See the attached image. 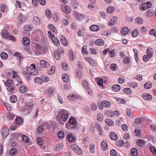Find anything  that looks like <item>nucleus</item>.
I'll list each match as a JSON object with an SVG mask.
<instances>
[{
    "label": "nucleus",
    "instance_id": "obj_1",
    "mask_svg": "<svg viewBox=\"0 0 156 156\" xmlns=\"http://www.w3.org/2000/svg\"><path fill=\"white\" fill-rule=\"evenodd\" d=\"M69 115V112L64 109H61L58 112V114L56 116L57 120L61 124L63 123L61 122L66 121Z\"/></svg>",
    "mask_w": 156,
    "mask_h": 156
},
{
    "label": "nucleus",
    "instance_id": "obj_2",
    "mask_svg": "<svg viewBox=\"0 0 156 156\" xmlns=\"http://www.w3.org/2000/svg\"><path fill=\"white\" fill-rule=\"evenodd\" d=\"M37 49L36 55H40L44 54L48 51V48L47 47H42L39 44H37L36 46Z\"/></svg>",
    "mask_w": 156,
    "mask_h": 156
},
{
    "label": "nucleus",
    "instance_id": "obj_3",
    "mask_svg": "<svg viewBox=\"0 0 156 156\" xmlns=\"http://www.w3.org/2000/svg\"><path fill=\"white\" fill-rule=\"evenodd\" d=\"M27 71L28 72L29 74L32 75H36L38 73V70L36 69L35 68V65H34V67H27Z\"/></svg>",
    "mask_w": 156,
    "mask_h": 156
},
{
    "label": "nucleus",
    "instance_id": "obj_4",
    "mask_svg": "<svg viewBox=\"0 0 156 156\" xmlns=\"http://www.w3.org/2000/svg\"><path fill=\"white\" fill-rule=\"evenodd\" d=\"M5 27V29L2 30V36L5 38H8V37H9V33L8 31L9 27L8 25H6Z\"/></svg>",
    "mask_w": 156,
    "mask_h": 156
},
{
    "label": "nucleus",
    "instance_id": "obj_5",
    "mask_svg": "<svg viewBox=\"0 0 156 156\" xmlns=\"http://www.w3.org/2000/svg\"><path fill=\"white\" fill-rule=\"evenodd\" d=\"M26 105L27 106L28 108H26L28 111L31 112L32 110V107L34 106V104L32 101H27L26 102Z\"/></svg>",
    "mask_w": 156,
    "mask_h": 156
},
{
    "label": "nucleus",
    "instance_id": "obj_6",
    "mask_svg": "<svg viewBox=\"0 0 156 156\" xmlns=\"http://www.w3.org/2000/svg\"><path fill=\"white\" fill-rule=\"evenodd\" d=\"M117 18L116 16H113L108 23L109 26H112L114 25L117 22Z\"/></svg>",
    "mask_w": 156,
    "mask_h": 156
},
{
    "label": "nucleus",
    "instance_id": "obj_7",
    "mask_svg": "<svg viewBox=\"0 0 156 156\" xmlns=\"http://www.w3.org/2000/svg\"><path fill=\"white\" fill-rule=\"evenodd\" d=\"M143 98L146 101H150L152 99V96L147 93H144L142 95Z\"/></svg>",
    "mask_w": 156,
    "mask_h": 156
},
{
    "label": "nucleus",
    "instance_id": "obj_8",
    "mask_svg": "<svg viewBox=\"0 0 156 156\" xmlns=\"http://www.w3.org/2000/svg\"><path fill=\"white\" fill-rule=\"evenodd\" d=\"M9 130L7 128H4L2 129V133L3 137L5 138L9 133Z\"/></svg>",
    "mask_w": 156,
    "mask_h": 156
},
{
    "label": "nucleus",
    "instance_id": "obj_9",
    "mask_svg": "<svg viewBox=\"0 0 156 156\" xmlns=\"http://www.w3.org/2000/svg\"><path fill=\"white\" fill-rule=\"evenodd\" d=\"M22 43L25 46H28L30 43V39L28 37H24L22 40Z\"/></svg>",
    "mask_w": 156,
    "mask_h": 156
},
{
    "label": "nucleus",
    "instance_id": "obj_10",
    "mask_svg": "<svg viewBox=\"0 0 156 156\" xmlns=\"http://www.w3.org/2000/svg\"><path fill=\"white\" fill-rule=\"evenodd\" d=\"M101 147L103 151L106 150L108 148V144L105 140H103L101 143Z\"/></svg>",
    "mask_w": 156,
    "mask_h": 156
},
{
    "label": "nucleus",
    "instance_id": "obj_11",
    "mask_svg": "<svg viewBox=\"0 0 156 156\" xmlns=\"http://www.w3.org/2000/svg\"><path fill=\"white\" fill-rule=\"evenodd\" d=\"M100 29L99 27L96 25H93L90 27V29L91 31H97Z\"/></svg>",
    "mask_w": 156,
    "mask_h": 156
},
{
    "label": "nucleus",
    "instance_id": "obj_12",
    "mask_svg": "<svg viewBox=\"0 0 156 156\" xmlns=\"http://www.w3.org/2000/svg\"><path fill=\"white\" fill-rule=\"evenodd\" d=\"M109 136L112 140H115L118 138L117 135L113 132H110L109 134Z\"/></svg>",
    "mask_w": 156,
    "mask_h": 156
},
{
    "label": "nucleus",
    "instance_id": "obj_13",
    "mask_svg": "<svg viewBox=\"0 0 156 156\" xmlns=\"http://www.w3.org/2000/svg\"><path fill=\"white\" fill-rule=\"evenodd\" d=\"M40 64L42 67L46 68L49 66V63L44 60H41L40 61Z\"/></svg>",
    "mask_w": 156,
    "mask_h": 156
},
{
    "label": "nucleus",
    "instance_id": "obj_14",
    "mask_svg": "<svg viewBox=\"0 0 156 156\" xmlns=\"http://www.w3.org/2000/svg\"><path fill=\"white\" fill-rule=\"evenodd\" d=\"M129 32V29L127 27H124L121 30V33L123 36L126 35Z\"/></svg>",
    "mask_w": 156,
    "mask_h": 156
},
{
    "label": "nucleus",
    "instance_id": "obj_15",
    "mask_svg": "<svg viewBox=\"0 0 156 156\" xmlns=\"http://www.w3.org/2000/svg\"><path fill=\"white\" fill-rule=\"evenodd\" d=\"M63 147V145L62 143H58L55 146L54 148L55 151H59L62 149Z\"/></svg>",
    "mask_w": 156,
    "mask_h": 156
},
{
    "label": "nucleus",
    "instance_id": "obj_16",
    "mask_svg": "<svg viewBox=\"0 0 156 156\" xmlns=\"http://www.w3.org/2000/svg\"><path fill=\"white\" fill-rule=\"evenodd\" d=\"M147 55H149L151 57H152L154 53V51L151 48H149L147 50Z\"/></svg>",
    "mask_w": 156,
    "mask_h": 156
},
{
    "label": "nucleus",
    "instance_id": "obj_17",
    "mask_svg": "<svg viewBox=\"0 0 156 156\" xmlns=\"http://www.w3.org/2000/svg\"><path fill=\"white\" fill-rule=\"evenodd\" d=\"M51 38L52 42L55 45L57 46H58L59 45V42L57 38L54 36V37H51Z\"/></svg>",
    "mask_w": 156,
    "mask_h": 156
},
{
    "label": "nucleus",
    "instance_id": "obj_18",
    "mask_svg": "<svg viewBox=\"0 0 156 156\" xmlns=\"http://www.w3.org/2000/svg\"><path fill=\"white\" fill-rule=\"evenodd\" d=\"M104 41L101 39H97L95 41V44L98 45H103L104 44Z\"/></svg>",
    "mask_w": 156,
    "mask_h": 156
},
{
    "label": "nucleus",
    "instance_id": "obj_19",
    "mask_svg": "<svg viewBox=\"0 0 156 156\" xmlns=\"http://www.w3.org/2000/svg\"><path fill=\"white\" fill-rule=\"evenodd\" d=\"M61 41L62 43V44L65 46H67L68 45V43L66 39V37L63 36V35L62 36V39L61 40Z\"/></svg>",
    "mask_w": 156,
    "mask_h": 156
},
{
    "label": "nucleus",
    "instance_id": "obj_20",
    "mask_svg": "<svg viewBox=\"0 0 156 156\" xmlns=\"http://www.w3.org/2000/svg\"><path fill=\"white\" fill-rule=\"evenodd\" d=\"M19 19L22 22H25L27 19V16H23V14L21 13L19 14Z\"/></svg>",
    "mask_w": 156,
    "mask_h": 156
},
{
    "label": "nucleus",
    "instance_id": "obj_21",
    "mask_svg": "<svg viewBox=\"0 0 156 156\" xmlns=\"http://www.w3.org/2000/svg\"><path fill=\"white\" fill-rule=\"evenodd\" d=\"M77 20L79 21L82 20L84 17V16L83 15L79 13L76 12L75 14Z\"/></svg>",
    "mask_w": 156,
    "mask_h": 156
},
{
    "label": "nucleus",
    "instance_id": "obj_22",
    "mask_svg": "<svg viewBox=\"0 0 156 156\" xmlns=\"http://www.w3.org/2000/svg\"><path fill=\"white\" fill-rule=\"evenodd\" d=\"M53 53L55 58L57 60H60V54H59L57 50H55Z\"/></svg>",
    "mask_w": 156,
    "mask_h": 156
},
{
    "label": "nucleus",
    "instance_id": "obj_23",
    "mask_svg": "<svg viewBox=\"0 0 156 156\" xmlns=\"http://www.w3.org/2000/svg\"><path fill=\"white\" fill-rule=\"evenodd\" d=\"M101 104L103 106L107 108L109 107L111 105V103L109 102L106 100L103 101L102 102Z\"/></svg>",
    "mask_w": 156,
    "mask_h": 156
},
{
    "label": "nucleus",
    "instance_id": "obj_24",
    "mask_svg": "<svg viewBox=\"0 0 156 156\" xmlns=\"http://www.w3.org/2000/svg\"><path fill=\"white\" fill-rule=\"evenodd\" d=\"M140 8L141 10H145L148 9L146 2L141 3L140 6Z\"/></svg>",
    "mask_w": 156,
    "mask_h": 156
},
{
    "label": "nucleus",
    "instance_id": "obj_25",
    "mask_svg": "<svg viewBox=\"0 0 156 156\" xmlns=\"http://www.w3.org/2000/svg\"><path fill=\"white\" fill-rule=\"evenodd\" d=\"M74 151L77 154H80L82 153V151L78 146H76L74 148Z\"/></svg>",
    "mask_w": 156,
    "mask_h": 156
},
{
    "label": "nucleus",
    "instance_id": "obj_26",
    "mask_svg": "<svg viewBox=\"0 0 156 156\" xmlns=\"http://www.w3.org/2000/svg\"><path fill=\"white\" fill-rule=\"evenodd\" d=\"M13 84V82L12 80L10 79L8 80L5 82V85L6 86H11Z\"/></svg>",
    "mask_w": 156,
    "mask_h": 156
},
{
    "label": "nucleus",
    "instance_id": "obj_27",
    "mask_svg": "<svg viewBox=\"0 0 156 156\" xmlns=\"http://www.w3.org/2000/svg\"><path fill=\"white\" fill-rule=\"evenodd\" d=\"M95 127L98 131V133L100 135H101L102 132L101 131V126L98 123H96L95 125Z\"/></svg>",
    "mask_w": 156,
    "mask_h": 156
},
{
    "label": "nucleus",
    "instance_id": "obj_28",
    "mask_svg": "<svg viewBox=\"0 0 156 156\" xmlns=\"http://www.w3.org/2000/svg\"><path fill=\"white\" fill-rule=\"evenodd\" d=\"M33 22L36 25H39L40 23V20L37 16H34L33 17Z\"/></svg>",
    "mask_w": 156,
    "mask_h": 156
},
{
    "label": "nucleus",
    "instance_id": "obj_29",
    "mask_svg": "<svg viewBox=\"0 0 156 156\" xmlns=\"http://www.w3.org/2000/svg\"><path fill=\"white\" fill-rule=\"evenodd\" d=\"M34 81L35 82L38 84H40L42 83L41 78L38 77H36L35 78Z\"/></svg>",
    "mask_w": 156,
    "mask_h": 156
},
{
    "label": "nucleus",
    "instance_id": "obj_30",
    "mask_svg": "<svg viewBox=\"0 0 156 156\" xmlns=\"http://www.w3.org/2000/svg\"><path fill=\"white\" fill-rule=\"evenodd\" d=\"M112 88L114 91L117 92L120 90L121 87L119 85H114L113 86Z\"/></svg>",
    "mask_w": 156,
    "mask_h": 156
},
{
    "label": "nucleus",
    "instance_id": "obj_31",
    "mask_svg": "<svg viewBox=\"0 0 156 156\" xmlns=\"http://www.w3.org/2000/svg\"><path fill=\"white\" fill-rule=\"evenodd\" d=\"M97 119L100 122L103 121L104 120L103 115L101 113H99L97 115Z\"/></svg>",
    "mask_w": 156,
    "mask_h": 156
},
{
    "label": "nucleus",
    "instance_id": "obj_32",
    "mask_svg": "<svg viewBox=\"0 0 156 156\" xmlns=\"http://www.w3.org/2000/svg\"><path fill=\"white\" fill-rule=\"evenodd\" d=\"M45 14L47 17L50 19L51 18V13L50 10L48 9H47L45 11Z\"/></svg>",
    "mask_w": 156,
    "mask_h": 156
},
{
    "label": "nucleus",
    "instance_id": "obj_33",
    "mask_svg": "<svg viewBox=\"0 0 156 156\" xmlns=\"http://www.w3.org/2000/svg\"><path fill=\"white\" fill-rule=\"evenodd\" d=\"M131 153L133 156H136L138 154V151L135 148H132L131 150Z\"/></svg>",
    "mask_w": 156,
    "mask_h": 156
},
{
    "label": "nucleus",
    "instance_id": "obj_34",
    "mask_svg": "<svg viewBox=\"0 0 156 156\" xmlns=\"http://www.w3.org/2000/svg\"><path fill=\"white\" fill-rule=\"evenodd\" d=\"M152 86V83L150 82H147L146 83L144 84V87L146 89H149Z\"/></svg>",
    "mask_w": 156,
    "mask_h": 156
},
{
    "label": "nucleus",
    "instance_id": "obj_35",
    "mask_svg": "<svg viewBox=\"0 0 156 156\" xmlns=\"http://www.w3.org/2000/svg\"><path fill=\"white\" fill-rule=\"evenodd\" d=\"M58 137L60 139H62L64 136V133L63 131H60L57 134Z\"/></svg>",
    "mask_w": 156,
    "mask_h": 156
},
{
    "label": "nucleus",
    "instance_id": "obj_36",
    "mask_svg": "<svg viewBox=\"0 0 156 156\" xmlns=\"http://www.w3.org/2000/svg\"><path fill=\"white\" fill-rule=\"evenodd\" d=\"M105 122L107 124L110 126H113L114 124L113 122L111 119H106Z\"/></svg>",
    "mask_w": 156,
    "mask_h": 156
},
{
    "label": "nucleus",
    "instance_id": "obj_37",
    "mask_svg": "<svg viewBox=\"0 0 156 156\" xmlns=\"http://www.w3.org/2000/svg\"><path fill=\"white\" fill-rule=\"evenodd\" d=\"M83 87L87 90H88V82L86 80H83L82 83Z\"/></svg>",
    "mask_w": 156,
    "mask_h": 156
},
{
    "label": "nucleus",
    "instance_id": "obj_38",
    "mask_svg": "<svg viewBox=\"0 0 156 156\" xmlns=\"http://www.w3.org/2000/svg\"><path fill=\"white\" fill-rule=\"evenodd\" d=\"M9 100L11 102L14 103L17 101V99L15 95H12L10 97Z\"/></svg>",
    "mask_w": 156,
    "mask_h": 156
},
{
    "label": "nucleus",
    "instance_id": "obj_39",
    "mask_svg": "<svg viewBox=\"0 0 156 156\" xmlns=\"http://www.w3.org/2000/svg\"><path fill=\"white\" fill-rule=\"evenodd\" d=\"M88 63L93 66H96V64L95 63L94 61L90 58H88Z\"/></svg>",
    "mask_w": 156,
    "mask_h": 156
},
{
    "label": "nucleus",
    "instance_id": "obj_40",
    "mask_svg": "<svg viewBox=\"0 0 156 156\" xmlns=\"http://www.w3.org/2000/svg\"><path fill=\"white\" fill-rule=\"evenodd\" d=\"M90 151L91 153H93L95 152V145L94 144H90L89 146Z\"/></svg>",
    "mask_w": 156,
    "mask_h": 156
},
{
    "label": "nucleus",
    "instance_id": "obj_41",
    "mask_svg": "<svg viewBox=\"0 0 156 156\" xmlns=\"http://www.w3.org/2000/svg\"><path fill=\"white\" fill-rule=\"evenodd\" d=\"M37 144L40 146H42L44 144L42 139L41 137H38L37 140Z\"/></svg>",
    "mask_w": 156,
    "mask_h": 156
},
{
    "label": "nucleus",
    "instance_id": "obj_42",
    "mask_svg": "<svg viewBox=\"0 0 156 156\" xmlns=\"http://www.w3.org/2000/svg\"><path fill=\"white\" fill-rule=\"evenodd\" d=\"M115 144L118 147H121L122 146L124 145V141L123 140L117 141L115 142Z\"/></svg>",
    "mask_w": 156,
    "mask_h": 156
},
{
    "label": "nucleus",
    "instance_id": "obj_43",
    "mask_svg": "<svg viewBox=\"0 0 156 156\" xmlns=\"http://www.w3.org/2000/svg\"><path fill=\"white\" fill-rule=\"evenodd\" d=\"M87 45H84L82 48V53L83 54H86L88 53L87 50Z\"/></svg>",
    "mask_w": 156,
    "mask_h": 156
},
{
    "label": "nucleus",
    "instance_id": "obj_44",
    "mask_svg": "<svg viewBox=\"0 0 156 156\" xmlns=\"http://www.w3.org/2000/svg\"><path fill=\"white\" fill-rule=\"evenodd\" d=\"M31 25H26L24 27V29L25 30L28 31L31 30H32Z\"/></svg>",
    "mask_w": 156,
    "mask_h": 156
},
{
    "label": "nucleus",
    "instance_id": "obj_45",
    "mask_svg": "<svg viewBox=\"0 0 156 156\" xmlns=\"http://www.w3.org/2000/svg\"><path fill=\"white\" fill-rule=\"evenodd\" d=\"M67 139L69 142H73L74 140L73 135L71 134H69L67 136Z\"/></svg>",
    "mask_w": 156,
    "mask_h": 156
},
{
    "label": "nucleus",
    "instance_id": "obj_46",
    "mask_svg": "<svg viewBox=\"0 0 156 156\" xmlns=\"http://www.w3.org/2000/svg\"><path fill=\"white\" fill-rule=\"evenodd\" d=\"M22 138L23 141L25 143H28L29 141V138L26 135H23L22 136Z\"/></svg>",
    "mask_w": 156,
    "mask_h": 156
},
{
    "label": "nucleus",
    "instance_id": "obj_47",
    "mask_svg": "<svg viewBox=\"0 0 156 156\" xmlns=\"http://www.w3.org/2000/svg\"><path fill=\"white\" fill-rule=\"evenodd\" d=\"M0 56L2 59H6L7 58L8 55L6 53L2 52L1 53Z\"/></svg>",
    "mask_w": 156,
    "mask_h": 156
},
{
    "label": "nucleus",
    "instance_id": "obj_48",
    "mask_svg": "<svg viewBox=\"0 0 156 156\" xmlns=\"http://www.w3.org/2000/svg\"><path fill=\"white\" fill-rule=\"evenodd\" d=\"M41 79L42 80V82H47L49 80V77L46 75H43L41 77Z\"/></svg>",
    "mask_w": 156,
    "mask_h": 156
},
{
    "label": "nucleus",
    "instance_id": "obj_49",
    "mask_svg": "<svg viewBox=\"0 0 156 156\" xmlns=\"http://www.w3.org/2000/svg\"><path fill=\"white\" fill-rule=\"evenodd\" d=\"M9 153L11 156H14L16 153V149L15 148H12L10 150Z\"/></svg>",
    "mask_w": 156,
    "mask_h": 156
},
{
    "label": "nucleus",
    "instance_id": "obj_50",
    "mask_svg": "<svg viewBox=\"0 0 156 156\" xmlns=\"http://www.w3.org/2000/svg\"><path fill=\"white\" fill-rule=\"evenodd\" d=\"M77 98V96L75 94H73L72 95H69L68 96V98L70 101H74L75 99Z\"/></svg>",
    "mask_w": 156,
    "mask_h": 156
},
{
    "label": "nucleus",
    "instance_id": "obj_51",
    "mask_svg": "<svg viewBox=\"0 0 156 156\" xmlns=\"http://www.w3.org/2000/svg\"><path fill=\"white\" fill-rule=\"evenodd\" d=\"M138 34V31L137 29H135L133 31L132 33V36L133 37H136Z\"/></svg>",
    "mask_w": 156,
    "mask_h": 156
},
{
    "label": "nucleus",
    "instance_id": "obj_52",
    "mask_svg": "<svg viewBox=\"0 0 156 156\" xmlns=\"http://www.w3.org/2000/svg\"><path fill=\"white\" fill-rule=\"evenodd\" d=\"M76 122V119L73 117L71 118L69 120V123L71 125L74 124Z\"/></svg>",
    "mask_w": 156,
    "mask_h": 156
},
{
    "label": "nucleus",
    "instance_id": "obj_53",
    "mask_svg": "<svg viewBox=\"0 0 156 156\" xmlns=\"http://www.w3.org/2000/svg\"><path fill=\"white\" fill-rule=\"evenodd\" d=\"M76 76L78 78H81L82 76V72L79 69H76Z\"/></svg>",
    "mask_w": 156,
    "mask_h": 156
},
{
    "label": "nucleus",
    "instance_id": "obj_54",
    "mask_svg": "<svg viewBox=\"0 0 156 156\" xmlns=\"http://www.w3.org/2000/svg\"><path fill=\"white\" fill-rule=\"evenodd\" d=\"M128 84L129 86L133 88H136L138 87V85L136 83L134 82H129Z\"/></svg>",
    "mask_w": 156,
    "mask_h": 156
},
{
    "label": "nucleus",
    "instance_id": "obj_55",
    "mask_svg": "<svg viewBox=\"0 0 156 156\" xmlns=\"http://www.w3.org/2000/svg\"><path fill=\"white\" fill-rule=\"evenodd\" d=\"M19 90L21 93H24L27 90V89L25 86H22L20 87Z\"/></svg>",
    "mask_w": 156,
    "mask_h": 156
},
{
    "label": "nucleus",
    "instance_id": "obj_56",
    "mask_svg": "<svg viewBox=\"0 0 156 156\" xmlns=\"http://www.w3.org/2000/svg\"><path fill=\"white\" fill-rule=\"evenodd\" d=\"M15 122L16 123L19 125L22 124L23 122L22 118L20 117L17 118L15 119Z\"/></svg>",
    "mask_w": 156,
    "mask_h": 156
},
{
    "label": "nucleus",
    "instance_id": "obj_57",
    "mask_svg": "<svg viewBox=\"0 0 156 156\" xmlns=\"http://www.w3.org/2000/svg\"><path fill=\"white\" fill-rule=\"evenodd\" d=\"M44 129V126L42 125H40L37 128L38 132L39 133H41L43 131Z\"/></svg>",
    "mask_w": 156,
    "mask_h": 156
},
{
    "label": "nucleus",
    "instance_id": "obj_58",
    "mask_svg": "<svg viewBox=\"0 0 156 156\" xmlns=\"http://www.w3.org/2000/svg\"><path fill=\"white\" fill-rule=\"evenodd\" d=\"M71 4L74 8H76L78 5V4L75 0H72L71 2Z\"/></svg>",
    "mask_w": 156,
    "mask_h": 156
},
{
    "label": "nucleus",
    "instance_id": "obj_59",
    "mask_svg": "<svg viewBox=\"0 0 156 156\" xmlns=\"http://www.w3.org/2000/svg\"><path fill=\"white\" fill-rule=\"evenodd\" d=\"M136 143L138 145L141 147L143 146L144 144V142L143 140H137Z\"/></svg>",
    "mask_w": 156,
    "mask_h": 156
},
{
    "label": "nucleus",
    "instance_id": "obj_60",
    "mask_svg": "<svg viewBox=\"0 0 156 156\" xmlns=\"http://www.w3.org/2000/svg\"><path fill=\"white\" fill-rule=\"evenodd\" d=\"M123 91L124 92L129 94H130L131 93V89L129 88H125L123 90Z\"/></svg>",
    "mask_w": 156,
    "mask_h": 156
},
{
    "label": "nucleus",
    "instance_id": "obj_61",
    "mask_svg": "<svg viewBox=\"0 0 156 156\" xmlns=\"http://www.w3.org/2000/svg\"><path fill=\"white\" fill-rule=\"evenodd\" d=\"M136 22L137 23L140 24L143 23V20L140 17H137L136 19Z\"/></svg>",
    "mask_w": 156,
    "mask_h": 156
},
{
    "label": "nucleus",
    "instance_id": "obj_62",
    "mask_svg": "<svg viewBox=\"0 0 156 156\" xmlns=\"http://www.w3.org/2000/svg\"><path fill=\"white\" fill-rule=\"evenodd\" d=\"M62 79L63 81L65 83H67L69 81V78L68 76L66 74L64 75V76L63 75L62 77Z\"/></svg>",
    "mask_w": 156,
    "mask_h": 156
},
{
    "label": "nucleus",
    "instance_id": "obj_63",
    "mask_svg": "<svg viewBox=\"0 0 156 156\" xmlns=\"http://www.w3.org/2000/svg\"><path fill=\"white\" fill-rule=\"evenodd\" d=\"M150 58H151L149 55H145L143 57V60L144 61L147 62L150 59Z\"/></svg>",
    "mask_w": 156,
    "mask_h": 156
},
{
    "label": "nucleus",
    "instance_id": "obj_64",
    "mask_svg": "<svg viewBox=\"0 0 156 156\" xmlns=\"http://www.w3.org/2000/svg\"><path fill=\"white\" fill-rule=\"evenodd\" d=\"M117 68V65L114 63L112 64L110 66V69L112 71L116 70Z\"/></svg>",
    "mask_w": 156,
    "mask_h": 156
}]
</instances>
